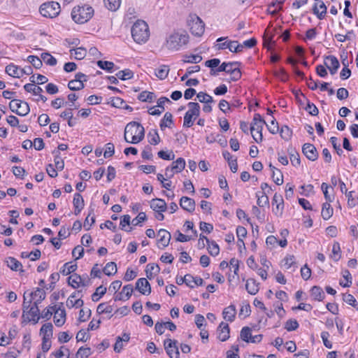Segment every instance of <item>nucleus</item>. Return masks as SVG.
<instances>
[{
	"mask_svg": "<svg viewBox=\"0 0 358 358\" xmlns=\"http://www.w3.org/2000/svg\"><path fill=\"white\" fill-rule=\"evenodd\" d=\"M144 135V128L139 123L131 122L125 127L124 140L127 143L136 144L143 139Z\"/></svg>",
	"mask_w": 358,
	"mask_h": 358,
	"instance_id": "nucleus-1",
	"label": "nucleus"
},
{
	"mask_svg": "<svg viewBox=\"0 0 358 358\" xmlns=\"http://www.w3.org/2000/svg\"><path fill=\"white\" fill-rule=\"evenodd\" d=\"M189 36L185 31H174L166 38L165 47L171 51H178L187 44Z\"/></svg>",
	"mask_w": 358,
	"mask_h": 358,
	"instance_id": "nucleus-2",
	"label": "nucleus"
},
{
	"mask_svg": "<svg viewBox=\"0 0 358 358\" xmlns=\"http://www.w3.org/2000/svg\"><path fill=\"white\" fill-rule=\"evenodd\" d=\"M93 15L94 9L89 5L76 6L71 11V17L78 24H84L88 22Z\"/></svg>",
	"mask_w": 358,
	"mask_h": 358,
	"instance_id": "nucleus-3",
	"label": "nucleus"
},
{
	"mask_svg": "<svg viewBox=\"0 0 358 358\" xmlns=\"http://www.w3.org/2000/svg\"><path fill=\"white\" fill-rule=\"evenodd\" d=\"M131 36L136 43H145L150 36L147 23L143 20H137L131 27Z\"/></svg>",
	"mask_w": 358,
	"mask_h": 358,
	"instance_id": "nucleus-4",
	"label": "nucleus"
},
{
	"mask_svg": "<svg viewBox=\"0 0 358 358\" xmlns=\"http://www.w3.org/2000/svg\"><path fill=\"white\" fill-rule=\"evenodd\" d=\"M264 124H266V122L259 113H255L251 122L250 130L253 139L257 143H259L263 140L262 129Z\"/></svg>",
	"mask_w": 358,
	"mask_h": 358,
	"instance_id": "nucleus-5",
	"label": "nucleus"
},
{
	"mask_svg": "<svg viewBox=\"0 0 358 358\" xmlns=\"http://www.w3.org/2000/svg\"><path fill=\"white\" fill-rule=\"evenodd\" d=\"M188 110L185 113L183 120V127L189 128L194 124V120L199 116L201 108L196 102H189Z\"/></svg>",
	"mask_w": 358,
	"mask_h": 358,
	"instance_id": "nucleus-6",
	"label": "nucleus"
},
{
	"mask_svg": "<svg viewBox=\"0 0 358 358\" xmlns=\"http://www.w3.org/2000/svg\"><path fill=\"white\" fill-rule=\"evenodd\" d=\"M187 24L191 33L197 36H201L205 30V24L201 19L195 14H191L188 17Z\"/></svg>",
	"mask_w": 358,
	"mask_h": 358,
	"instance_id": "nucleus-7",
	"label": "nucleus"
},
{
	"mask_svg": "<svg viewBox=\"0 0 358 358\" xmlns=\"http://www.w3.org/2000/svg\"><path fill=\"white\" fill-rule=\"evenodd\" d=\"M60 5L55 1H48L43 3L39 9L40 13L45 17L53 18L60 13Z\"/></svg>",
	"mask_w": 358,
	"mask_h": 358,
	"instance_id": "nucleus-8",
	"label": "nucleus"
},
{
	"mask_svg": "<svg viewBox=\"0 0 358 358\" xmlns=\"http://www.w3.org/2000/svg\"><path fill=\"white\" fill-rule=\"evenodd\" d=\"M9 108L17 115L20 116H25L30 110L29 104L20 99H13L9 103Z\"/></svg>",
	"mask_w": 358,
	"mask_h": 358,
	"instance_id": "nucleus-9",
	"label": "nucleus"
},
{
	"mask_svg": "<svg viewBox=\"0 0 358 358\" xmlns=\"http://www.w3.org/2000/svg\"><path fill=\"white\" fill-rule=\"evenodd\" d=\"M178 341L170 338L166 339L164 346L170 358H180V352L177 345Z\"/></svg>",
	"mask_w": 358,
	"mask_h": 358,
	"instance_id": "nucleus-10",
	"label": "nucleus"
},
{
	"mask_svg": "<svg viewBox=\"0 0 358 358\" xmlns=\"http://www.w3.org/2000/svg\"><path fill=\"white\" fill-rule=\"evenodd\" d=\"M38 304L34 303L25 313L22 314V318L24 322L33 321L34 324L37 323L39 320Z\"/></svg>",
	"mask_w": 358,
	"mask_h": 358,
	"instance_id": "nucleus-11",
	"label": "nucleus"
},
{
	"mask_svg": "<svg viewBox=\"0 0 358 358\" xmlns=\"http://www.w3.org/2000/svg\"><path fill=\"white\" fill-rule=\"evenodd\" d=\"M159 239L157 240L158 248L164 249L167 247L170 243L171 235L166 229H161L158 231Z\"/></svg>",
	"mask_w": 358,
	"mask_h": 358,
	"instance_id": "nucleus-12",
	"label": "nucleus"
},
{
	"mask_svg": "<svg viewBox=\"0 0 358 358\" xmlns=\"http://www.w3.org/2000/svg\"><path fill=\"white\" fill-rule=\"evenodd\" d=\"M273 206L275 205V208H273V213L278 217L282 215L284 209V201L282 196L280 194L275 193L272 199Z\"/></svg>",
	"mask_w": 358,
	"mask_h": 358,
	"instance_id": "nucleus-13",
	"label": "nucleus"
},
{
	"mask_svg": "<svg viewBox=\"0 0 358 358\" xmlns=\"http://www.w3.org/2000/svg\"><path fill=\"white\" fill-rule=\"evenodd\" d=\"M304 155L310 161H315L318 158V152L316 148L311 143H305L302 148Z\"/></svg>",
	"mask_w": 358,
	"mask_h": 358,
	"instance_id": "nucleus-14",
	"label": "nucleus"
},
{
	"mask_svg": "<svg viewBox=\"0 0 358 358\" xmlns=\"http://www.w3.org/2000/svg\"><path fill=\"white\" fill-rule=\"evenodd\" d=\"M327 8L322 1L315 2L313 6L312 11L319 20H323L327 14Z\"/></svg>",
	"mask_w": 358,
	"mask_h": 358,
	"instance_id": "nucleus-15",
	"label": "nucleus"
},
{
	"mask_svg": "<svg viewBox=\"0 0 358 358\" xmlns=\"http://www.w3.org/2000/svg\"><path fill=\"white\" fill-rule=\"evenodd\" d=\"M136 289L143 295H149L151 293V287L146 278H141L136 282Z\"/></svg>",
	"mask_w": 358,
	"mask_h": 358,
	"instance_id": "nucleus-16",
	"label": "nucleus"
},
{
	"mask_svg": "<svg viewBox=\"0 0 358 358\" xmlns=\"http://www.w3.org/2000/svg\"><path fill=\"white\" fill-rule=\"evenodd\" d=\"M54 322L57 327H62L66 322V311L64 308L57 307L55 306V310H54Z\"/></svg>",
	"mask_w": 358,
	"mask_h": 358,
	"instance_id": "nucleus-17",
	"label": "nucleus"
},
{
	"mask_svg": "<svg viewBox=\"0 0 358 358\" xmlns=\"http://www.w3.org/2000/svg\"><path fill=\"white\" fill-rule=\"evenodd\" d=\"M227 38L220 37L217 39V43L215 45L216 50H221L228 48L231 52H234L233 50L234 48V45L237 43L236 41H227L223 43H221L222 41H224Z\"/></svg>",
	"mask_w": 358,
	"mask_h": 358,
	"instance_id": "nucleus-18",
	"label": "nucleus"
},
{
	"mask_svg": "<svg viewBox=\"0 0 358 358\" xmlns=\"http://www.w3.org/2000/svg\"><path fill=\"white\" fill-rule=\"evenodd\" d=\"M229 327L227 323L222 322L217 328V338L221 341H226L229 338Z\"/></svg>",
	"mask_w": 358,
	"mask_h": 358,
	"instance_id": "nucleus-19",
	"label": "nucleus"
},
{
	"mask_svg": "<svg viewBox=\"0 0 358 358\" xmlns=\"http://www.w3.org/2000/svg\"><path fill=\"white\" fill-rule=\"evenodd\" d=\"M150 208L155 212H165L167 205L164 199L155 198L150 201Z\"/></svg>",
	"mask_w": 358,
	"mask_h": 358,
	"instance_id": "nucleus-20",
	"label": "nucleus"
},
{
	"mask_svg": "<svg viewBox=\"0 0 358 358\" xmlns=\"http://www.w3.org/2000/svg\"><path fill=\"white\" fill-rule=\"evenodd\" d=\"M180 207L188 212H193L195 209V201L187 196H182L180 200Z\"/></svg>",
	"mask_w": 358,
	"mask_h": 358,
	"instance_id": "nucleus-21",
	"label": "nucleus"
},
{
	"mask_svg": "<svg viewBox=\"0 0 358 358\" xmlns=\"http://www.w3.org/2000/svg\"><path fill=\"white\" fill-rule=\"evenodd\" d=\"M236 309L235 306L230 305L227 308H224L222 311L223 318L230 322H232L236 317Z\"/></svg>",
	"mask_w": 358,
	"mask_h": 358,
	"instance_id": "nucleus-22",
	"label": "nucleus"
},
{
	"mask_svg": "<svg viewBox=\"0 0 358 358\" xmlns=\"http://www.w3.org/2000/svg\"><path fill=\"white\" fill-rule=\"evenodd\" d=\"M73 203L75 208L74 213L76 215H78L85 206L84 199L80 194L76 193L74 194Z\"/></svg>",
	"mask_w": 358,
	"mask_h": 358,
	"instance_id": "nucleus-23",
	"label": "nucleus"
},
{
	"mask_svg": "<svg viewBox=\"0 0 358 358\" xmlns=\"http://www.w3.org/2000/svg\"><path fill=\"white\" fill-rule=\"evenodd\" d=\"M40 334L43 336V338L50 340L53 334V325L50 322L44 324L41 329Z\"/></svg>",
	"mask_w": 358,
	"mask_h": 358,
	"instance_id": "nucleus-24",
	"label": "nucleus"
},
{
	"mask_svg": "<svg viewBox=\"0 0 358 358\" xmlns=\"http://www.w3.org/2000/svg\"><path fill=\"white\" fill-rule=\"evenodd\" d=\"M6 263L11 270L23 272L22 264L15 258L9 257L6 259Z\"/></svg>",
	"mask_w": 358,
	"mask_h": 358,
	"instance_id": "nucleus-25",
	"label": "nucleus"
},
{
	"mask_svg": "<svg viewBox=\"0 0 358 358\" xmlns=\"http://www.w3.org/2000/svg\"><path fill=\"white\" fill-rule=\"evenodd\" d=\"M269 167L272 171L271 177L273 182L278 185H281L283 183V176L282 172L274 167L271 164H270Z\"/></svg>",
	"mask_w": 358,
	"mask_h": 358,
	"instance_id": "nucleus-26",
	"label": "nucleus"
},
{
	"mask_svg": "<svg viewBox=\"0 0 358 358\" xmlns=\"http://www.w3.org/2000/svg\"><path fill=\"white\" fill-rule=\"evenodd\" d=\"M45 292L41 288H36L34 292L30 293V296L34 300V303L40 304L45 298Z\"/></svg>",
	"mask_w": 358,
	"mask_h": 358,
	"instance_id": "nucleus-27",
	"label": "nucleus"
},
{
	"mask_svg": "<svg viewBox=\"0 0 358 358\" xmlns=\"http://www.w3.org/2000/svg\"><path fill=\"white\" fill-rule=\"evenodd\" d=\"M5 71L8 75L14 78H20L22 76L21 69L13 64L6 66Z\"/></svg>",
	"mask_w": 358,
	"mask_h": 358,
	"instance_id": "nucleus-28",
	"label": "nucleus"
},
{
	"mask_svg": "<svg viewBox=\"0 0 358 358\" xmlns=\"http://www.w3.org/2000/svg\"><path fill=\"white\" fill-rule=\"evenodd\" d=\"M310 295L315 301H321L325 297V294L319 286H313L310 289Z\"/></svg>",
	"mask_w": 358,
	"mask_h": 358,
	"instance_id": "nucleus-29",
	"label": "nucleus"
},
{
	"mask_svg": "<svg viewBox=\"0 0 358 358\" xmlns=\"http://www.w3.org/2000/svg\"><path fill=\"white\" fill-rule=\"evenodd\" d=\"M245 289L250 294L255 295L259 292V283L255 280L250 278L246 282Z\"/></svg>",
	"mask_w": 358,
	"mask_h": 358,
	"instance_id": "nucleus-30",
	"label": "nucleus"
},
{
	"mask_svg": "<svg viewBox=\"0 0 358 358\" xmlns=\"http://www.w3.org/2000/svg\"><path fill=\"white\" fill-rule=\"evenodd\" d=\"M69 350L64 346H61L60 348L51 353L50 358H69Z\"/></svg>",
	"mask_w": 358,
	"mask_h": 358,
	"instance_id": "nucleus-31",
	"label": "nucleus"
},
{
	"mask_svg": "<svg viewBox=\"0 0 358 358\" xmlns=\"http://www.w3.org/2000/svg\"><path fill=\"white\" fill-rule=\"evenodd\" d=\"M170 167L176 173H180L185 167V161L183 158L179 157L176 161L173 162Z\"/></svg>",
	"mask_w": 358,
	"mask_h": 358,
	"instance_id": "nucleus-32",
	"label": "nucleus"
},
{
	"mask_svg": "<svg viewBox=\"0 0 358 358\" xmlns=\"http://www.w3.org/2000/svg\"><path fill=\"white\" fill-rule=\"evenodd\" d=\"M333 208L329 201L324 203L322 208V217L324 220H329L333 215Z\"/></svg>",
	"mask_w": 358,
	"mask_h": 358,
	"instance_id": "nucleus-33",
	"label": "nucleus"
},
{
	"mask_svg": "<svg viewBox=\"0 0 358 358\" xmlns=\"http://www.w3.org/2000/svg\"><path fill=\"white\" fill-rule=\"evenodd\" d=\"M160 268L156 264H148L146 266L145 273L146 275L149 279H152L154 275L159 273Z\"/></svg>",
	"mask_w": 358,
	"mask_h": 358,
	"instance_id": "nucleus-34",
	"label": "nucleus"
},
{
	"mask_svg": "<svg viewBox=\"0 0 358 358\" xmlns=\"http://www.w3.org/2000/svg\"><path fill=\"white\" fill-rule=\"evenodd\" d=\"M170 69L167 65H161L155 70V76L160 80H164L169 73Z\"/></svg>",
	"mask_w": 358,
	"mask_h": 358,
	"instance_id": "nucleus-35",
	"label": "nucleus"
},
{
	"mask_svg": "<svg viewBox=\"0 0 358 358\" xmlns=\"http://www.w3.org/2000/svg\"><path fill=\"white\" fill-rule=\"evenodd\" d=\"M256 196L257 197V203L259 206L264 207L268 204V197L266 192H258L256 193Z\"/></svg>",
	"mask_w": 358,
	"mask_h": 358,
	"instance_id": "nucleus-36",
	"label": "nucleus"
},
{
	"mask_svg": "<svg viewBox=\"0 0 358 358\" xmlns=\"http://www.w3.org/2000/svg\"><path fill=\"white\" fill-rule=\"evenodd\" d=\"M77 269V264H72V262H67L64 264L60 269V273L64 275H67L71 273L74 272Z\"/></svg>",
	"mask_w": 358,
	"mask_h": 358,
	"instance_id": "nucleus-37",
	"label": "nucleus"
},
{
	"mask_svg": "<svg viewBox=\"0 0 358 358\" xmlns=\"http://www.w3.org/2000/svg\"><path fill=\"white\" fill-rule=\"evenodd\" d=\"M173 124V116L171 113H166L160 122V128L163 130L166 127H171Z\"/></svg>",
	"mask_w": 358,
	"mask_h": 358,
	"instance_id": "nucleus-38",
	"label": "nucleus"
},
{
	"mask_svg": "<svg viewBox=\"0 0 358 358\" xmlns=\"http://www.w3.org/2000/svg\"><path fill=\"white\" fill-rule=\"evenodd\" d=\"M105 6L111 11L117 10L121 4V0H103Z\"/></svg>",
	"mask_w": 358,
	"mask_h": 358,
	"instance_id": "nucleus-39",
	"label": "nucleus"
},
{
	"mask_svg": "<svg viewBox=\"0 0 358 358\" xmlns=\"http://www.w3.org/2000/svg\"><path fill=\"white\" fill-rule=\"evenodd\" d=\"M24 89L27 92H31L34 95L40 94L43 92V89L36 86L33 83H27L24 85Z\"/></svg>",
	"mask_w": 358,
	"mask_h": 358,
	"instance_id": "nucleus-40",
	"label": "nucleus"
},
{
	"mask_svg": "<svg viewBox=\"0 0 358 358\" xmlns=\"http://www.w3.org/2000/svg\"><path fill=\"white\" fill-rule=\"evenodd\" d=\"M117 271L116 264L113 262L107 263L103 269V273L108 276L115 274Z\"/></svg>",
	"mask_w": 358,
	"mask_h": 358,
	"instance_id": "nucleus-41",
	"label": "nucleus"
},
{
	"mask_svg": "<svg viewBox=\"0 0 358 358\" xmlns=\"http://www.w3.org/2000/svg\"><path fill=\"white\" fill-rule=\"evenodd\" d=\"M69 285L73 287V288H77L80 287L82 283L81 277L77 274L71 275L68 278Z\"/></svg>",
	"mask_w": 358,
	"mask_h": 358,
	"instance_id": "nucleus-42",
	"label": "nucleus"
},
{
	"mask_svg": "<svg viewBox=\"0 0 358 358\" xmlns=\"http://www.w3.org/2000/svg\"><path fill=\"white\" fill-rule=\"evenodd\" d=\"M116 76L122 80H126L132 78L134 77V73L132 71L127 69L117 72Z\"/></svg>",
	"mask_w": 358,
	"mask_h": 358,
	"instance_id": "nucleus-43",
	"label": "nucleus"
},
{
	"mask_svg": "<svg viewBox=\"0 0 358 358\" xmlns=\"http://www.w3.org/2000/svg\"><path fill=\"white\" fill-rule=\"evenodd\" d=\"M71 55L76 59H82L86 56L87 51L83 48H78L70 50Z\"/></svg>",
	"mask_w": 358,
	"mask_h": 358,
	"instance_id": "nucleus-44",
	"label": "nucleus"
},
{
	"mask_svg": "<svg viewBox=\"0 0 358 358\" xmlns=\"http://www.w3.org/2000/svg\"><path fill=\"white\" fill-rule=\"evenodd\" d=\"M155 97V96L154 93L147 92V91H143L139 94V95L138 96V99L139 101H143V102H145V101L152 102Z\"/></svg>",
	"mask_w": 358,
	"mask_h": 358,
	"instance_id": "nucleus-45",
	"label": "nucleus"
},
{
	"mask_svg": "<svg viewBox=\"0 0 358 358\" xmlns=\"http://www.w3.org/2000/svg\"><path fill=\"white\" fill-rule=\"evenodd\" d=\"M324 64L327 67H337L340 66L338 59L334 55H329L325 57Z\"/></svg>",
	"mask_w": 358,
	"mask_h": 358,
	"instance_id": "nucleus-46",
	"label": "nucleus"
},
{
	"mask_svg": "<svg viewBox=\"0 0 358 358\" xmlns=\"http://www.w3.org/2000/svg\"><path fill=\"white\" fill-rule=\"evenodd\" d=\"M343 300L348 304L356 308L357 310H358V303L353 295L350 294H343Z\"/></svg>",
	"mask_w": 358,
	"mask_h": 358,
	"instance_id": "nucleus-47",
	"label": "nucleus"
},
{
	"mask_svg": "<svg viewBox=\"0 0 358 358\" xmlns=\"http://www.w3.org/2000/svg\"><path fill=\"white\" fill-rule=\"evenodd\" d=\"M97 65L100 69L106 70L110 73L113 72V69L115 66L114 63L112 62L101 60L97 62Z\"/></svg>",
	"mask_w": 358,
	"mask_h": 358,
	"instance_id": "nucleus-48",
	"label": "nucleus"
},
{
	"mask_svg": "<svg viewBox=\"0 0 358 358\" xmlns=\"http://www.w3.org/2000/svg\"><path fill=\"white\" fill-rule=\"evenodd\" d=\"M196 98L201 103H210L213 102V97L207 93L200 92L197 94Z\"/></svg>",
	"mask_w": 358,
	"mask_h": 358,
	"instance_id": "nucleus-49",
	"label": "nucleus"
},
{
	"mask_svg": "<svg viewBox=\"0 0 358 358\" xmlns=\"http://www.w3.org/2000/svg\"><path fill=\"white\" fill-rule=\"evenodd\" d=\"M106 292V287L101 285L98 287L96 292L92 295V300L93 301H98L100 298Z\"/></svg>",
	"mask_w": 358,
	"mask_h": 358,
	"instance_id": "nucleus-50",
	"label": "nucleus"
},
{
	"mask_svg": "<svg viewBox=\"0 0 358 358\" xmlns=\"http://www.w3.org/2000/svg\"><path fill=\"white\" fill-rule=\"evenodd\" d=\"M113 310V306L110 305H107L105 303H101L99 304L96 308V312L98 314H103V313H111Z\"/></svg>",
	"mask_w": 358,
	"mask_h": 358,
	"instance_id": "nucleus-51",
	"label": "nucleus"
},
{
	"mask_svg": "<svg viewBox=\"0 0 358 358\" xmlns=\"http://www.w3.org/2000/svg\"><path fill=\"white\" fill-rule=\"evenodd\" d=\"M52 153L55 155L54 162L55 164L56 169L59 171L63 170L64 167V162L59 156V152L55 150L52 152Z\"/></svg>",
	"mask_w": 358,
	"mask_h": 358,
	"instance_id": "nucleus-52",
	"label": "nucleus"
},
{
	"mask_svg": "<svg viewBox=\"0 0 358 358\" xmlns=\"http://www.w3.org/2000/svg\"><path fill=\"white\" fill-rule=\"evenodd\" d=\"M280 134L282 139L285 141H289L292 135V131L286 125H283L280 130Z\"/></svg>",
	"mask_w": 358,
	"mask_h": 358,
	"instance_id": "nucleus-53",
	"label": "nucleus"
},
{
	"mask_svg": "<svg viewBox=\"0 0 358 358\" xmlns=\"http://www.w3.org/2000/svg\"><path fill=\"white\" fill-rule=\"evenodd\" d=\"M131 217L129 215H124L121 221H120V229L122 230H124L126 231H131L132 229V227L126 228L127 226H129L130 224Z\"/></svg>",
	"mask_w": 358,
	"mask_h": 358,
	"instance_id": "nucleus-54",
	"label": "nucleus"
},
{
	"mask_svg": "<svg viewBox=\"0 0 358 358\" xmlns=\"http://www.w3.org/2000/svg\"><path fill=\"white\" fill-rule=\"evenodd\" d=\"M92 354L91 348L81 347L76 354V358H87Z\"/></svg>",
	"mask_w": 358,
	"mask_h": 358,
	"instance_id": "nucleus-55",
	"label": "nucleus"
},
{
	"mask_svg": "<svg viewBox=\"0 0 358 358\" xmlns=\"http://www.w3.org/2000/svg\"><path fill=\"white\" fill-rule=\"evenodd\" d=\"M85 87L84 83L73 79L69 82L68 87L72 91H77L83 89Z\"/></svg>",
	"mask_w": 358,
	"mask_h": 358,
	"instance_id": "nucleus-56",
	"label": "nucleus"
},
{
	"mask_svg": "<svg viewBox=\"0 0 358 358\" xmlns=\"http://www.w3.org/2000/svg\"><path fill=\"white\" fill-rule=\"evenodd\" d=\"M41 58L43 61L48 65L55 66L57 64V59L48 52L42 53Z\"/></svg>",
	"mask_w": 358,
	"mask_h": 358,
	"instance_id": "nucleus-57",
	"label": "nucleus"
},
{
	"mask_svg": "<svg viewBox=\"0 0 358 358\" xmlns=\"http://www.w3.org/2000/svg\"><path fill=\"white\" fill-rule=\"evenodd\" d=\"M208 250L210 255L215 257L220 252V248L215 241L208 243Z\"/></svg>",
	"mask_w": 358,
	"mask_h": 358,
	"instance_id": "nucleus-58",
	"label": "nucleus"
},
{
	"mask_svg": "<svg viewBox=\"0 0 358 358\" xmlns=\"http://www.w3.org/2000/svg\"><path fill=\"white\" fill-rule=\"evenodd\" d=\"M299 326V323L295 319H289L285 323V329L288 331L297 329Z\"/></svg>",
	"mask_w": 358,
	"mask_h": 358,
	"instance_id": "nucleus-59",
	"label": "nucleus"
},
{
	"mask_svg": "<svg viewBox=\"0 0 358 358\" xmlns=\"http://www.w3.org/2000/svg\"><path fill=\"white\" fill-rule=\"evenodd\" d=\"M149 143L152 145H157L160 141L159 136L156 130L150 131L148 134Z\"/></svg>",
	"mask_w": 358,
	"mask_h": 358,
	"instance_id": "nucleus-60",
	"label": "nucleus"
},
{
	"mask_svg": "<svg viewBox=\"0 0 358 358\" xmlns=\"http://www.w3.org/2000/svg\"><path fill=\"white\" fill-rule=\"evenodd\" d=\"M241 338L243 341L245 342H250V337H251V329L248 327H243L241 331Z\"/></svg>",
	"mask_w": 358,
	"mask_h": 358,
	"instance_id": "nucleus-61",
	"label": "nucleus"
},
{
	"mask_svg": "<svg viewBox=\"0 0 358 358\" xmlns=\"http://www.w3.org/2000/svg\"><path fill=\"white\" fill-rule=\"evenodd\" d=\"M266 125L268 130L273 134L278 133L279 131L278 124L274 117H273L269 124L266 123Z\"/></svg>",
	"mask_w": 358,
	"mask_h": 358,
	"instance_id": "nucleus-62",
	"label": "nucleus"
},
{
	"mask_svg": "<svg viewBox=\"0 0 358 358\" xmlns=\"http://www.w3.org/2000/svg\"><path fill=\"white\" fill-rule=\"evenodd\" d=\"M202 60V57L199 55H186L185 59H183V62L185 63H194L197 64Z\"/></svg>",
	"mask_w": 358,
	"mask_h": 358,
	"instance_id": "nucleus-63",
	"label": "nucleus"
},
{
	"mask_svg": "<svg viewBox=\"0 0 358 358\" xmlns=\"http://www.w3.org/2000/svg\"><path fill=\"white\" fill-rule=\"evenodd\" d=\"M27 61L30 62L36 69H40L42 66V61L37 56L29 55Z\"/></svg>",
	"mask_w": 358,
	"mask_h": 358,
	"instance_id": "nucleus-64",
	"label": "nucleus"
}]
</instances>
